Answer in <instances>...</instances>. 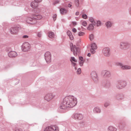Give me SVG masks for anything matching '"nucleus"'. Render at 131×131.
<instances>
[{"instance_id": "f257e3e1", "label": "nucleus", "mask_w": 131, "mask_h": 131, "mask_svg": "<svg viewBox=\"0 0 131 131\" xmlns=\"http://www.w3.org/2000/svg\"><path fill=\"white\" fill-rule=\"evenodd\" d=\"M77 103V99L73 96H68L63 99L60 106V108L66 109L68 107H72L75 106Z\"/></svg>"}, {"instance_id": "f03ea898", "label": "nucleus", "mask_w": 131, "mask_h": 131, "mask_svg": "<svg viewBox=\"0 0 131 131\" xmlns=\"http://www.w3.org/2000/svg\"><path fill=\"white\" fill-rule=\"evenodd\" d=\"M44 131H59V128L56 125L49 126L46 127Z\"/></svg>"}, {"instance_id": "7ed1b4c3", "label": "nucleus", "mask_w": 131, "mask_h": 131, "mask_svg": "<svg viewBox=\"0 0 131 131\" xmlns=\"http://www.w3.org/2000/svg\"><path fill=\"white\" fill-rule=\"evenodd\" d=\"M51 54L49 52H47L45 53V59L47 63H49L51 62Z\"/></svg>"}, {"instance_id": "20e7f679", "label": "nucleus", "mask_w": 131, "mask_h": 131, "mask_svg": "<svg viewBox=\"0 0 131 131\" xmlns=\"http://www.w3.org/2000/svg\"><path fill=\"white\" fill-rule=\"evenodd\" d=\"M55 96V95L52 93H48L46 94L45 97V100L48 101H50Z\"/></svg>"}, {"instance_id": "39448f33", "label": "nucleus", "mask_w": 131, "mask_h": 131, "mask_svg": "<svg viewBox=\"0 0 131 131\" xmlns=\"http://www.w3.org/2000/svg\"><path fill=\"white\" fill-rule=\"evenodd\" d=\"M30 47V45L28 42L24 43L22 46V49L23 51H27L29 50Z\"/></svg>"}, {"instance_id": "423d86ee", "label": "nucleus", "mask_w": 131, "mask_h": 131, "mask_svg": "<svg viewBox=\"0 0 131 131\" xmlns=\"http://www.w3.org/2000/svg\"><path fill=\"white\" fill-rule=\"evenodd\" d=\"M70 46L71 51L73 52V54L75 56H77V53L79 52V49H77L75 46H73L72 43L70 44Z\"/></svg>"}, {"instance_id": "0eeeda50", "label": "nucleus", "mask_w": 131, "mask_h": 131, "mask_svg": "<svg viewBox=\"0 0 131 131\" xmlns=\"http://www.w3.org/2000/svg\"><path fill=\"white\" fill-rule=\"evenodd\" d=\"M26 21L28 23L30 24H35L36 23V21L34 18L31 17H28L26 19Z\"/></svg>"}, {"instance_id": "6e6552de", "label": "nucleus", "mask_w": 131, "mask_h": 131, "mask_svg": "<svg viewBox=\"0 0 131 131\" xmlns=\"http://www.w3.org/2000/svg\"><path fill=\"white\" fill-rule=\"evenodd\" d=\"M103 52L105 56H109L110 54V49L108 48H104L103 50Z\"/></svg>"}, {"instance_id": "1a4fd4ad", "label": "nucleus", "mask_w": 131, "mask_h": 131, "mask_svg": "<svg viewBox=\"0 0 131 131\" xmlns=\"http://www.w3.org/2000/svg\"><path fill=\"white\" fill-rule=\"evenodd\" d=\"M18 32V29L17 27H14L10 29V32L12 34H17Z\"/></svg>"}, {"instance_id": "9d476101", "label": "nucleus", "mask_w": 131, "mask_h": 131, "mask_svg": "<svg viewBox=\"0 0 131 131\" xmlns=\"http://www.w3.org/2000/svg\"><path fill=\"white\" fill-rule=\"evenodd\" d=\"M17 56V53L16 52L14 51L10 52L8 54L10 58L15 57Z\"/></svg>"}, {"instance_id": "9b49d317", "label": "nucleus", "mask_w": 131, "mask_h": 131, "mask_svg": "<svg viewBox=\"0 0 131 131\" xmlns=\"http://www.w3.org/2000/svg\"><path fill=\"white\" fill-rule=\"evenodd\" d=\"M74 117L76 119L79 120H81L83 118V115L81 114H75L74 115Z\"/></svg>"}, {"instance_id": "f8f14e48", "label": "nucleus", "mask_w": 131, "mask_h": 131, "mask_svg": "<svg viewBox=\"0 0 131 131\" xmlns=\"http://www.w3.org/2000/svg\"><path fill=\"white\" fill-rule=\"evenodd\" d=\"M32 17L34 19L38 20L42 18V16L41 15L35 14H32Z\"/></svg>"}, {"instance_id": "ddd939ff", "label": "nucleus", "mask_w": 131, "mask_h": 131, "mask_svg": "<svg viewBox=\"0 0 131 131\" xmlns=\"http://www.w3.org/2000/svg\"><path fill=\"white\" fill-rule=\"evenodd\" d=\"M38 6V3L35 1L32 2L31 4V6L34 8H37Z\"/></svg>"}, {"instance_id": "4468645a", "label": "nucleus", "mask_w": 131, "mask_h": 131, "mask_svg": "<svg viewBox=\"0 0 131 131\" xmlns=\"http://www.w3.org/2000/svg\"><path fill=\"white\" fill-rule=\"evenodd\" d=\"M119 66L122 69H129L131 68V67L130 66H123L121 63L119 64Z\"/></svg>"}, {"instance_id": "2eb2a0df", "label": "nucleus", "mask_w": 131, "mask_h": 131, "mask_svg": "<svg viewBox=\"0 0 131 131\" xmlns=\"http://www.w3.org/2000/svg\"><path fill=\"white\" fill-rule=\"evenodd\" d=\"M67 33L68 36L69 37L70 39L71 40H73L74 37L71 32L70 31H68Z\"/></svg>"}, {"instance_id": "dca6fc26", "label": "nucleus", "mask_w": 131, "mask_h": 131, "mask_svg": "<svg viewBox=\"0 0 131 131\" xmlns=\"http://www.w3.org/2000/svg\"><path fill=\"white\" fill-rule=\"evenodd\" d=\"M128 44L127 43L122 42L120 44V47L121 48L124 49L125 47L128 46Z\"/></svg>"}, {"instance_id": "f3484780", "label": "nucleus", "mask_w": 131, "mask_h": 131, "mask_svg": "<svg viewBox=\"0 0 131 131\" xmlns=\"http://www.w3.org/2000/svg\"><path fill=\"white\" fill-rule=\"evenodd\" d=\"M60 13L62 14H66L68 12V10L64 8H61L60 9Z\"/></svg>"}, {"instance_id": "a211bd4d", "label": "nucleus", "mask_w": 131, "mask_h": 131, "mask_svg": "<svg viewBox=\"0 0 131 131\" xmlns=\"http://www.w3.org/2000/svg\"><path fill=\"white\" fill-rule=\"evenodd\" d=\"M94 28L93 25L92 24H91L88 27L87 29L89 30H92Z\"/></svg>"}, {"instance_id": "6ab92c4d", "label": "nucleus", "mask_w": 131, "mask_h": 131, "mask_svg": "<svg viewBox=\"0 0 131 131\" xmlns=\"http://www.w3.org/2000/svg\"><path fill=\"white\" fill-rule=\"evenodd\" d=\"M54 36V34L53 32H50L49 34V37L50 38H53Z\"/></svg>"}, {"instance_id": "aec40b11", "label": "nucleus", "mask_w": 131, "mask_h": 131, "mask_svg": "<svg viewBox=\"0 0 131 131\" xmlns=\"http://www.w3.org/2000/svg\"><path fill=\"white\" fill-rule=\"evenodd\" d=\"M91 48L94 49H96L97 48V46L96 45V44L94 43H93L91 45Z\"/></svg>"}, {"instance_id": "412c9836", "label": "nucleus", "mask_w": 131, "mask_h": 131, "mask_svg": "<svg viewBox=\"0 0 131 131\" xmlns=\"http://www.w3.org/2000/svg\"><path fill=\"white\" fill-rule=\"evenodd\" d=\"M106 25L107 28L111 27L112 26V24L110 21H108L106 23Z\"/></svg>"}, {"instance_id": "4be33fe9", "label": "nucleus", "mask_w": 131, "mask_h": 131, "mask_svg": "<svg viewBox=\"0 0 131 131\" xmlns=\"http://www.w3.org/2000/svg\"><path fill=\"white\" fill-rule=\"evenodd\" d=\"M109 131H116V129L112 126H110L109 128Z\"/></svg>"}, {"instance_id": "5701e85b", "label": "nucleus", "mask_w": 131, "mask_h": 131, "mask_svg": "<svg viewBox=\"0 0 131 131\" xmlns=\"http://www.w3.org/2000/svg\"><path fill=\"white\" fill-rule=\"evenodd\" d=\"M104 76L105 77H109L110 76L111 74L110 72L108 71H107L106 72L104 75Z\"/></svg>"}, {"instance_id": "b1692460", "label": "nucleus", "mask_w": 131, "mask_h": 131, "mask_svg": "<svg viewBox=\"0 0 131 131\" xmlns=\"http://www.w3.org/2000/svg\"><path fill=\"white\" fill-rule=\"evenodd\" d=\"M81 24L84 26H86L87 25V23L85 21H82L81 22Z\"/></svg>"}, {"instance_id": "393cba45", "label": "nucleus", "mask_w": 131, "mask_h": 131, "mask_svg": "<svg viewBox=\"0 0 131 131\" xmlns=\"http://www.w3.org/2000/svg\"><path fill=\"white\" fill-rule=\"evenodd\" d=\"M85 34V33L84 32L81 31L79 32L78 33V35L80 36H84Z\"/></svg>"}, {"instance_id": "a878e982", "label": "nucleus", "mask_w": 131, "mask_h": 131, "mask_svg": "<svg viewBox=\"0 0 131 131\" xmlns=\"http://www.w3.org/2000/svg\"><path fill=\"white\" fill-rule=\"evenodd\" d=\"M70 60L71 62H72V61H74L75 62H77V60H76L75 58L73 57H71Z\"/></svg>"}, {"instance_id": "bb28decb", "label": "nucleus", "mask_w": 131, "mask_h": 131, "mask_svg": "<svg viewBox=\"0 0 131 131\" xmlns=\"http://www.w3.org/2000/svg\"><path fill=\"white\" fill-rule=\"evenodd\" d=\"M89 38L90 40H92L94 39V36L92 34H91L90 35Z\"/></svg>"}, {"instance_id": "cd10ccee", "label": "nucleus", "mask_w": 131, "mask_h": 131, "mask_svg": "<svg viewBox=\"0 0 131 131\" xmlns=\"http://www.w3.org/2000/svg\"><path fill=\"white\" fill-rule=\"evenodd\" d=\"M126 84V83L125 82H122L120 84V85L122 87H124Z\"/></svg>"}, {"instance_id": "c85d7f7f", "label": "nucleus", "mask_w": 131, "mask_h": 131, "mask_svg": "<svg viewBox=\"0 0 131 131\" xmlns=\"http://www.w3.org/2000/svg\"><path fill=\"white\" fill-rule=\"evenodd\" d=\"M79 0H75V3L76 6L77 7H78L79 5Z\"/></svg>"}, {"instance_id": "c756f323", "label": "nucleus", "mask_w": 131, "mask_h": 131, "mask_svg": "<svg viewBox=\"0 0 131 131\" xmlns=\"http://www.w3.org/2000/svg\"><path fill=\"white\" fill-rule=\"evenodd\" d=\"M94 111L97 113H100V110L99 108H95L94 109Z\"/></svg>"}, {"instance_id": "7c9ffc66", "label": "nucleus", "mask_w": 131, "mask_h": 131, "mask_svg": "<svg viewBox=\"0 0 131 131\" xmlns=\"http://www.w3.org/2000/svg\"><path fill=\"white\" fill-rule=\"evenodd\" d=\"M92 76V77H94H94L96 78L97 77V75L96 73L95 72H93V73H92L91 74Z\"/></svg>"}, {"instance_id": "2f4dec72", "label": "nucleus", "mask_w": 131, "mask_h": 131, "mask_svg": "<svg viewBox=\"0 0 131 131\" xmlns=\"http://www.w3.org/2000/svg\"><path fill=\"white\" fill-rule=\"evenodd\" d=\"M95 49L92 48L91 49L90 51L92 53L94 54L95 52Z\"/></svg>"}, {"instance_id": "473e14b6", "label": "nucleus", "mask_w": 131, "mask_h": 131, "mask_svg": "<svg viewBox=\"0 0 131 131\" xmlns=\"http://www.w3.org/2000/svg\"><path fill=\"white\" fill-rule=\"evenodd\" d=\"M82 17L84 19H86L87 18V16L85 14H83L82 15Z\"/></svg>"}, {"instance_id": "72a5a7b5", "label": "nucleus", "mask_w": 131, "mask_h": 131, "mask_svg": "<svg viewBox=\"0 0 131 131\" xmlns=\"http://www.w3.org/2000/svg\"><path fill=\"white\" fill-rule=\"evenodd\" d=\"M84 62V61H80L79 62V64L81 66H82L83 65Z\"/></svg>"}, {"instance_id": "f704fd0d", "label": "nucleus", "mask_w": 131, "mask_h": 131, "mask_svg": "<svg viewBox=\"0 0 131 131\" xmlns=\"http://www.w3.org/2000/svg\"><path fill=\"white\" fill-rule=\"evenodd\" d=\"M81 72V69L80 68H78L77 71V73L78 74H80Z\"/></svg>"}, {"instance_id": "c9c22d12", "label": "nucleus", "mask_w": 131, "mask_h": 131, "mask_svg": "<svg viewBox=\"0 0 131 131\" xmlns=\"http://www.w3.org/2000/svg\"><path fill=\"white\" fill-rule=\"evenodd\" d=\"M89 20L92 23H93L94 21L93 18L92 17H90L89 18Z\"/></svg>"}, {"instance_id": "e433bc0d", "label": "nucleus", "mask_w": 131, "mask_h": 131, "mask_svg": "<svg viewBox=\"0 0 131 131\" xmlns=\"http://www.w3.org/2000/svg\"><path fill=\"white\" fill-rule=\"evenodd\" d=\"M101 22L100 21H98L97 23V26H100L101 25Z\"/></svg>"}, {"instance_id": "4c0bfd02", "label": "nucleus", "mask_w": 131, "mask_h": 131, "mask_svg": "<svg viewBox=\"0 0 131 131\" xmlns=\"http://www.w3.org/2000/svg\"><path fill=\"white\" fill-rule=\"evenodd\" d=\"M72 3H70L68 5V7H69L70 8H72Z\"/></svg>"}, {"instance_id": "58836bf2", "label": "nucleus", "mask_w": 131, "mask_h": 131, "mask_svg": "<svg viewBox=\"0 0 131 131\" xmlns=\"http://www.w3.org/2000/svg\"><path fill=\"white\" fill-rule=\"evenodd\" d=\"M42 0H34V1L38 3L41 2Z\"/></svg>"}, {"instance_id": "ea45409f", "label": "nucleus", "mask_w": 131, "mask_h": 131, "mask_svg": "<svg viewBox=\"0 0 131 131\" xmlns=\"http://www.w3.org/2000/svg\"><path fill=\"white\" fill-rule=\"evenodd\" d=\"M15 131H22V130L20 129H18L16 128H15Z\"/></svg>"}, {"instance_id": "a19ab883", "label": "nucleus", "mask_w": 131, "mask_h": 131, "mask_svg": "<svg viewBox=\"0 0 131 131\" xmlns=\"http://www.w3.org/2000/svg\"><path fill=\"white\" fill-rule=\"evenodd\" d=\"M57 17V15L56 14H55L53 15V20L54 21H55L56 20V19Z\"/></svg>"}, {"instance_id": "79ce46f5", "label": "nucleus", "mask_w": 131, "mask_h": 131, "mask_svg": "<svg viewBox=\"0 0 131 131\" xmlns=\"http://www.w3.org/2000/svg\"><path fill=\"white\" fill-rule=\"evenodd\" d=\"M79 59L80 61H84L83 58L82 57H80L79 58Z\"/></svg>"}, {"instance_id": "37998d69", "label": "nucleus", "mask_w": 131, "mask_h": 131, "mask_svg": "<svg viewBox=\"0 0 131 131\" xmlns=\"http://www.w3.org/2000/svg\"><path fill=\"white\" fill-rule=\"evenodd\" d=\"M72 31L74 32H76L77 31V29L75 28H73L72 30Z\"/></svg>"}, {"instance_id": "c03bdc74", "label": "nucleus", "mask_w": 131, "mask_h": 131, "mask_svg": "<svg viewBox=\"0 0 131 131\" xmlns=\"http://www.w3.org/2000/svg\"><path fill=\"white\" fill-rule=\"evenodd\" d=\"M41 34L40 32H39V33H38V37H41Z\"/></svg>"}, {"instance_id": "a18cd8bd", "label": "nucleus", "mask_w": 131, "mask_h": 131, "mask_svg": "<svg viewBox=\"0 0 131 131\" xmlns=\"http://www.w3.org/2000/svg\"><path fill=\"white\" fill-rule=\"evenodd\" d=\"M71 63L72 65L74 67H75V65H76V63L73 62H71Z\"/></svg>"}, {"instance_id": "49530a36", "label": "nucleus", "mask_w": 131, "mask_h": 131, "mask_svg": "<svg viewBox=\"0 0 131 131\" xmlns=\"http://www.w3.org/2000/svg\"><path fill=\"white\" fill-rule=\"evenodd\" d=\"M72 24H73V25H74V26H75V25H76L77 24H76V22H75V21H74V22H72Z\"/></svg>"}, {"instance_id": "de8ad7c7", "label": "nucleus", "mask_w": 131, "mask_h": 131, "mask_svg": "<svg viewBox=\"0 0 131 131\" xmlns=\"http://www.w3.org/2000/svg\"><path fill=\"white\" fill-rule=\"evenodd\" d=\"M109 105V104L108 103H106L104 104V106L105 107H107L108 105Z\"/></svg>"}, {"instance_id": "09e8293b", "label": "nucleus", "mask_w": 131, "mask_h": 131, "mask_svg": "<svg viewBox=\"0 0 131 131\" xmlns=\"http://www.w3.org/2000/svg\"><path fill=\"white\" fill-rule=\"evenodd\" d=\"M28 37V36L27 35H24L23 36V38H26Z\"/></svg>"}, {"instance_id": "8fccbe9b", "label": "nucleus", "mask_w": 131, "mask_h": 131, "mask_svg": "<svg viewBox=\"0 0 131 131\" xmlns=\"http://www.w3.org/2000/svg\"><path fill=\"white\" fill-rule=\"evenodd\" d=\"M79 13L78 12H77L75 13V15L77 16H78L79 15Z\"/></svg>"}, {"instance_id": "3c124183", "label": "nucleus", "mask_w": 131, "mask_h": 131, "mask_svg": "<svg viewBox=\"0 0 131 131\" xmlns=\"http://www.w3.org/2000/svg\"><path fill=\"white\" fill-rule=\"evenodd\" d=\"M91 56V54L90 53H88V57H90Z\"/></svg>"}, {"instance_id": "603ef678", "label": "nucleus", "mask_w": 131, "mask_h": 131, "mask_svg": "<svg viewBox=\"0 0 131 131\" xmlns=\"http://www.w3.org/2000/svg\"><path fill=\"white\" fill-rule=\"evenodd\" d=\"M117 86H118V88L119 89H120L122 88H121V87H120V86H119V85H118Z\"/></svg>"}, {"instance_id": "864d4df0", "label": "nucleus", "mask_w": 131, "mask_h": 131, "mask_svg": "<svg viewBox=\"0 0 131 131\" xmlns=\"http://www.w3.org/2000/svg\"><path fill=\"white\" fill-rule=\"evenodd\" d=\"M75 69H76V70L77 69V68L76 67H75Z\"/></svg>"}]
</instances>
